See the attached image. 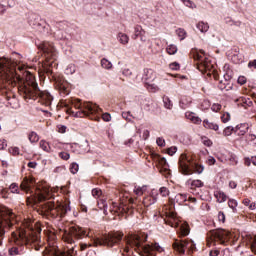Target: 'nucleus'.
I'll use <instances>...</instances> for the list:
<instances>
[{"mask_svg":"<svg viewBox=\"0 0 256 256\" xmlns=\"http://www.w3.org/2000/svg\"><path fill=\"white\" fill-rule=\"evenodd\" d=\"M53 79H54L55 87L60 92V95H62V97H67V95L71 93V91L69 90V84L67 83V81H65V79H63L62 77H57V76H54Z\"/></svg>","mask_w":256,"mask_h":256,"instance_id":"4468645a","label":"nucleus"},{"mask_svg":"<svg viewBox=\"0 0 256 256\" xmlns=\"http://www.w3.org/2000/svg\"><path fill=\"white\" fill-rule=\"evenodd\" d=\"M98 208L103 211L104 215H107V201L104 199L98 201Z\"/></svg>","mask_w":256,"mask_h":256,"instance_id":"7c9ffc66","label":"nucleus"},{"mask_svg":"<svg viewBox=\"0 0 256 256\" xmlns=\"http://www.w3.org/2000/svg\"><path fill=\"white\" fill-rule=\"evenodd\" d=\"M1 7H15V0H0Z\"/></svg>","mask_w":256,"mask_h":256,"instance_id":"2f4dec72","label":"nucleus"},{"mask_svg":"<svg viewBox=\"0 0 256 256\" xmlns=\"http://www.w3.org/2000/svg\"><path fill=\"white\" fill-rule=\"evenodd\" d=\"M156 143L158 147H165V139L163 137H158Z\"/></svg>","mask_w":256,"mask_h":256,"instance_id":"6e6d98bb","label":"nucleus"},{"mask_svg":"<svg viewBox=\"0 0 256 256\" xmlns=\"http://www.w3.org/2000/svg\"><path fill=\"white\" fill-rule=\"evenodd\" d=\"M122 117L123 119H125L126 121H131V112H122Z\"/></svg>","mask_w":256,"mask_h":256,"instance_id":"338daca9","label":"nucleus"},{"mask_svg":"<svg viewBox=\"0 0 256 256\" xmlns=\"http://www.w3.org/2000/svg\"><path fill=\"white\" fill-rule=\"evenodd\" d=\"M238 205H239V203L237 202V200H235V199L228 200V207H230V209H232L233 213H237Z\"/></svg>","mask_w":256,"mask_h":256,"instance_id":"c756f323","label":"nucleus"},{"mask_svg":"<svg viewBox=\"0 0 256 256\" xmlns=\"http://www.w3.org/2000/svg\"><path fill=\"white\" fill-rule=\"evenodd\" d=\"M218 88L220 89V91H231V89H233V85L229 84L227 82V77H225V82L220 81L218 84Z\"/></svg>","mask_w":256,"mask_h":256,"instance_id":"b1692460","label":"nucleus"},{"mask_svg":"<svg viewBox=\"0 0 256 256\" xmlns=\"http://www.w3.org/2000/svg\"><path fill=\"white\" fill-rule=\"evenodd\" d=\"M49 199V192L40 191L37 194H32L30 197L26 198L27 205H36V203H41V201H47Z\"/></svg>","mask_w":256,"mask_h":256,"instance_id":"2eb2a0df","label":"nucleus"},{"mask_svg":"<svg viewBox=\"0 0 256 256\" xmlns=\"http://www.w3.org/2000/svg\"><path fill=\"white\" fill-rule=\"evenodd\" d=\"M102 119H103V121H106V122L111 121V114H109V113H104V114L102 115Z\"/></svg>","mask_w":256,"mask_h":256,"instance_id":"774afa93","label":"nucleus"},{"mask_svg":"<svg viewBox=\"0 0 256 256\" xmlns=\"http://www.w3.org/2000/svg\"><path fill=\"white\" fill-rule=\"evenodd\" d=\"M245 100H246V98L241 96V97L235 99L234 101H235V103H237L238 107H245Z\"/></svg>","mask_w":256,"mask_h":256,"instance_id":"a18cd8bd","label":"nucleus"},{"mask_svg":"<svg viewBox=\"0 0 256 256\" xmlns=\"http://www.w3.org/2000/svg\"><path fill=\"white\" fill-rule=\"evenodd\" d=\"M101 67H103V69H112L113 64L111 63V61L107 60V58H103L101 60Z\"/></svg>","mask_w":256,"mask_h":256,"instance_id":"4c0bfd02","label":"nucleus"},{"mask_svg":"<svg viewBox=\"0 0 256 256\" xmlns=\"http://www.w3.org/2000/svg\"><path fill=\"white\" fill-rule=\"evenodd\" d=\"M173 249H175V251H178V253H180V255H185V249H188V251H195L196 249V245L195 242H193V240H175L173 242Z\"/></svg>","mask_w":256,"mask_h":256,"instance_id":"ddd939ff","label":"nucleus"},{"mask_svg":"<svg viewBox=\"0 0 256 256\" xmlns=\"http://www.w3.org/2000/svg\"><path fill=\"white\" fill-rule=\"evenodd\" d=\"M38 49L42 51L45 61L49 63V61H55L57 58V50L55 46L51 42L44 41L38 45Z\"/></svg>","mask_w":256,"mask_h":256,"instance_id":"9b49d317","label":"nucleus"},{"mask_svg":"<svg viewBox=\"0 0 256 256\" xmlns=\"http://www.w3.org/2000/svg\"><path fill=\"white\" fill-rule=\"evenodd\" d=\"M80 105H82L81 108H76L79 109V111L75 112L73 109H68L66 110V113L68 115H72V117H89V115H95L101 111V108L97 106V104H93L91 102H83L80 100Z\"/></svg>","mask_w":256,"mask_h":256,"instance_id":"6e6552de","label":"nucleus"},{"mask_svg":"<svg viewBox=\"0 0 256 256\" xmlns=\"http://www.w3.org/2000/svg\"><path fill=\"white\" fill-rule=\"evenodd\" d=\"M33 183V180H30L28 178H24L22 181L20 187L22 191H26V193H29L31 191V184Z\"/></svg>","mask_w":256,"mask_h":256,"instance_id":"5701e85b","label":"nucleus"},{"mask_svg":"<svg viewBox=\"0 0 256 256\" xmlns=\"http://www.w3.org/2000/svg\"><path fill=\"white\" fill-rule=\"evenodd\" d=\"M10 241L15 247H29L32 243H40L41 229L17 228L12 232Z\"/></svg>","mask_w":256,"mask_h":256,"instance_id":"f03ea898","label":"nucleus"},{"mask_svg":"<svg viewBox=\"0 0 256 256\" xmlns=\"http://www.w3.org/2000/svg\"><path fill=\"white\" fill-rule=\"evenodd\" d=\"M212 241H219L221 245H225L229 233L223 229L211 230L210 232Z\"/></svg>","mask_w":256,"mask_h":256,"instance_id":"dca6fc26","label":"nucleus"},{"mask_svg":"<svg viewBox=\"0 0 256 256\" xmlns=\"http://www.w3.org/2000/svg\"><path fill=\"white\" fill-rule=\"evenodd\" d=\"M247 107H253V101H251L249 98H246L244 102V109H247Z\"/></svg>","mask_w":256,"mask_h":256,"instance_id":"680f3d73","label":"nucleus"},{"mask_svg":"<svg viewBox=\"0 0 256 256\" xmlns=\"http://www.w3.org/2000/svg\"><path fill=\"white\" fill-rule=\"evenodd\" d=\"M9 255H19V248L13 247L9 250Z\"/></svg>","mask_w":256,"mask_h":256,"instance_id":"e2e57ef3","label":"nucleus"},{"mask_svg":"<svg viewBox=\"0 0 256 256\" xmlns=\"http://www.w3.org/2000/svg\"><path fill=\"white\" fill-rule=\"evenodd\" d=\"M59 157L60 159H63V161H69L71 155L67 152H60Z\"/></svg>","mask_w":256,"mask_h":256,"instance_id":"3c124183","label":"nucleus"},{"mask_svg":"<svg viewBox=\"0 0 256 256\" xmlns=\"http://www.w3.org/2000/svg\"><path fill=\"white\" fill-rule=\"evenodd\" d=\"M145 35V30H143V27L141 25H136L134 27V35H132V39L137 40L139 37H143Z\"/></svg>","mask_w":256,"mask_h":256,"instance_id":"4be33fe9","label":"nucleus"},{"mask_svg":"<svg viewBox=\"0 0 256 256\" xmlns=\"http://www.w3.org/2000/svg\"><path fill=\"white\" fill-rule=\"evenodd\" d=\"M241 127H245V129H248L247 124H239L236 127L227 126L223 131L224 137H231V135H233V133H237V131H239Z\"/></svg>","mask_w":256,"mask_h":256,"instance_id":"6ab92c4d","label":"nucleus"},{"mask_svg":"<svg viewBox=\"0 0 256 256\" xmlns=\"http://www.w3.org/2000/svg\"><path fill=\"white\" fill-rule=\"evenodd\" d=\"M203 181H201V180H193L192 182H191V187H203Z\"/></svg>","mask_w":256,"mask_h":256,"instance_id":"603ef678","label":"nucleus"},{"mask_svg":"<svg viewBox=\"0 0 256 256\" xmlns=\"http://www.w3.org/2000/svg\"><path fill=\"white\" fill-rule=\"evenodd\" d=\"M159 193H160V195H162V197H168L169 189L167 187H161L159 189Z\"/></svg>","mask_w":256,"mask_h":256,"instance_id":"09e8293b","label":"nucleus"},{"mask_svg":"<svg viewBox=\"0 0 256 256\" xmlns=\"http://www.w3.org/2000/svg\"><path fill=\"white\" fill-rule=\"evenodd\" d=\"M123 241V232H110L105 234L102 238H95L94 245H104L105 247H115Z\"/></svg>","mask_w":256,"mask_h":256,"instance_id":"1a4fd4ad","label":"nucleus"},{"mask_svg":"<svg viewBox=\"0 0 256 256\" xmlns=\"http://www.w3.org/2000/svg\"><path fill=\"white\" fill-rule=\"evenodd\" d=\"M143 191H145V187H137L136 186L135 189H134V193L138 197H141V195H143Z\"/></svg>","mask_w":256,"mask_h":256,"instance_id":"8fccbe9b","label":"nucleus"},{"mask_svg":"<svg viewBox=\"0 0 256 256\" xmlns=\"http://www.w3.org/2000/svg\"><path fill=\"white\" fill-rule=\"evenodd\" d=\"M211 109H212V111L217 113V112L221 111V104H213Z\"/></svg>","mask_w":256,"mask_h":256,"instance_id":"69168bd1","label":"nucleus"},{"mask_svg":"<svg viewBox=\"0 0 256 256\" xmlns=\"http://www.w3.org/2000/svg\"><path fill=\"white\" fill-rule=\"evenodd\" d=\"M203 126L205 127V129H212L213 131H219V125L213 122H209V120L207 119L203 121Z\"/></svg>","mask_w":256,"mask_h":256,"instance_id":"bb28decb","label":"nucleus"},{"mask_svg":"<svg viewBox=\"0 0 256 256\" xmlns=\"http://www.w3.org/2000/svg\"><path fill=\"white\" fill-rule=\"evenodd\" d=\"M170 69H172V71H179V69H181V66L177 62H173L170 64Z\"/></svg>","mask_w":256,"mask_h":256,"instance_id":"4d7b16f0","label":"nucleus"},{"mask_svg":"<svg viewBox=\"0 0 256 256\" xmlns=\"http://www.w3.org/2000/svg\"><path fill=\"white\" fill-rule=\"evenodd\" d=\"M176 35H178V37H180V41H183V39H185V37H187V31H185V29H183V28H178L176 30Z\"/></svg>","mask_w":256,"mask_h":256,"instance_id":"58836bf2","label":"nucleus"},{"mask_svg":"<svg viewBox=\"0 0 256 256\" xmlns=\"http://www.w3.org/2000/svg\"><path fill=\"white\" fill-rule=\"evenodd\" d=\"M116 211H119V213H125L126 215H133L135 209L130 205H120Z\"/></svg>","mask_w":256,"mask_h":256,"instance_id":"aec40b11","label":"nucleus"},{"mask_svg":"<svg viewBox=\"0 0 256 256\" xmlns=\"http://www.w3.org/2000/svg\"><path fill=\"white\" fill-rule=\"evenodd\" d=\"M202 143L206 147H211V145H213V142L209 138H207V137H203L202 138Z\"/></svg>","mask_w":256,"mask_h":256,"instance_id":"864d4df0","label":"nucleus"},{"mask_svg":"<svg viewBox=\"0 0 256 256\" xmlns=\"http://www.w3.org/2000/svg\"><path fill=\"white\" fill-rule=\"evenodd\" d=\"M28 139L30 143H37V141H39V135H37L35 132H31L28 136Z\"/></svg>","mask_w":256,"mask_h":256,"instance_id":"79ce46f5","label":"nucleus"},{"mask_svg":"<svg viewBox=\"0 0 256 256\" xmlns=\"http://www.w3.org/2000/svg\"><path fill=\"white\" fill-rule=\"evenodd\" d=\"M188 200V196H187V194H178L177 196H176V201H177V203H185V201H187Z\"/></svg>","mask_w":256,"mask_h":256,"instance_id":"a19ab883","label":"nucleus"},{"mask_svg":"<svg viewBox=\"0 0 256 256\" xmlns=\"http://www.w3.org/2000/svg\"><path fill=\"white\" fill-rule=\"evenodd\" d=\"M193 100L191 97L184 96L179 101V106L181 109H188V107H191V103Z\"/></svg>","mask_w":256,"mask_h":256,"instance_id":"412c9836","label":"nucleus"},{"mask_svg":"<svg viewBox=\"0 0 256 256\" xmlns=\"http://www.w3.org/2000/svg\"><path fill=\"white\" fill-rule=\"evenodd\" d=\"M207 165H215L216 160L215 157L209 156L208 159L206 160Z\"/></svg>","mask_w":256,"mask_h":256,"instance_id":"052dcab7","label":"nucleus"},{"mask_svg":"<svg viewBox=\"0 0 256 256\" xmlns=\"http://www.w3.org/2000/svg\"><path fill=\"white\" fill-rule=\"evenodd\" d=\"M200 107H201L202 111H205V110L209 109V107H211V102H209V100H203Z\"/></svg>","mask_w":256,"mask_h":256,"instance_id":"de8ad7c7","label":"nucleus"},{"mask_svg":"<svg viewBox=\"0 0 256 256\" xmlns=\"http://www.w3.org/2000/svg\"><path fill=\"white\" fill-rule=\"evenodd\" d=\"M117 39L121 45H127L129 43V36L123 32L118 33Z\"/></svg>","mask_w":256,"mask_h":256,"instance_id":"a878e982","label":"nucleus"},{"mask_svg":"<svg viewBox=\"0 0 256 256\" xmlns=\"http://www.w3.org/2000/svg\"><path fill=\"white\" fill-rule=\"evenodd\" d=\"M156 75H155V71H153V69H149L146 68L144 69V74L142 76V81H144V83H153L155 81Z\"/></svg>","mask_w":256,"mask_h":256,"instance_id":"a211bd4d","label":"nucleus"},{"mask_svg":"<svg viewBox=\"0 0 256 256\" xmlns=\"http://www.w3.org/2000/svg\"><path fill=\"white\" fill-rule=\"evenodd\" d=\"M101 194H102L101 189L94 188V189L92 190V195H93V197H101Z\"/></svg>","mask_w":256,"mask_h":256,"instance_id":"bf43d9fd","label":"nucleus"},{"mask_svg":"<svg viewBox=\"0 0 256 256\" xmlns=\"http://www.w3.org/2000/svg\"><path fill=\"white\" fill-rule=\"evenodd\" d=\"M147 237V234H133L126 236L124 241L126 243V247H137V249L141 248L144 253L143 256H157V252L161 253L163 248H161L159 243L143 245V243H147Z\"/></svg>","mask_w":256,"mask_h":256,"instance_id":"7ed1b4c3","label":"nucleus"},{"mask_svg":"<svg viewBox=\"0 0 256 256\" xmlns=\"http://www.w3.org/2000/svg\"><path fill=\"white\" fill-rule=\"evenodd\" d=\"M163 103L165 109H173V102L168 96H163Z\"/></svg>","mask_w":256,"mask_h":256,"instance_id":"72a5a7b5","label":"nucleus"},{"mask_svg":"<svg viewBox=\"0 0 256 256\" xmlns=\"http://www.w3.org/2000/svg\"><path fill=\"white\" fill-rule=\"evenodd\" d=\"M194 61H196L197 70L205 73L211 69V62L205 55V50H192L191 52Z\"/></svg>","mask_w":256,"mask_h":256,"instance_id":"9d476101","label":"nucleus"},{"mask_svg":"<svg viewBox=\"0 0 256 256\" xmlns=\"http://www.w3.org/2000/svg\"><path fill=\"white\" fill-rule=\"evenodd\" d=\"M166 51L168 55H175V53H177V46L174 44H170L166 48Z\"/></svg>","mask_w":256,"mask_h":256,"instance_id":"ea45409f","label":"nucleus"},{"mask_svg":"<svg viewBox=\"0 0 256 256\" xmlns=\"http://www.w3.org/2000/svg\"><path fill=\"white\" fill-rule=\"evenodd\" d=\"M214 196L216 197L218 203H225L227 201V194L222 191L215 192Z\"/></svg>","mask_w":256,"mask_h":256,"instance_id":"cd10ccee","label":"nucleus"},{"mask_svg":"<svg viewBox=\"0 0 256 256\" xmlns=\"http://www.w3.org/2000/svg\"><path fill=\"white\" fill-rule=\"evenodd\" d=\"M167 153L168 155H170L172 157V155L177 153V147L176 146H172L170 148L167 149Z\"/></svg>","mask_w":256,"mask_h":256,"instance_id":"13d9d810","label":"nucleus"},{"mask_svg":"<svg viewBox=\"0 0 256 256\" xmlns=\"http://www.w3.org/2000/svg\"><path fill=\"white\" fill-rule=\"evenodd\" d=\"M145 87H146V89H148V91L150 93H157V91H159V87H157V85H155V84H152V82L151 83L147 82L145 84Z\"/></svg>","mask_w":256,"mask_h":256,"instance_id":"c9c22d12","label":"nucleus"},{"mask_svg":"<svg viewBox=\"0 0 256 256\" xmlns=\"http://www.w3.org/2000/svg\"><path fill=\"white\" fill-rule=\"evenodd\" d=\"M179 171L182 175H193V173L201 175L205 171V166L193 161L191 156L182 154L179 158Z\"/></svg>","mask_w":256,"mask_h":256,"instance_id":"39448f33","label":"nucleus"},{"mask_svg":"<svg viewBox=\"0 0 256 256\" xmlns=\"http://www.w3.org/2000/svg\"><path fill=\"white\" fill-rule=\"evenodd\" d=\"M39 145L43 149V151H45L46 153H51V146H49V142L41 140Z\"/></svg>","mask_w":256,"mask_h":256,"instance_id":"f704fd0d","label":"nucleus"},{"mask_svg":"<svg viewBox=\"0 0 256 256\" xmlns=\"http://www.w3.org/2000/svg\"><path fill=\"white\" fill-rule=\"evenodd\" d=\"M218 221H220L221 223H225V213H223L222 211L218 213Z\"/></svg>","mask_w":256,"mask_h":256,"instance_id":"0e129e2a","label":"nucleus"},{"mask_svg":"<svg viewBox=\"0 0 256 256\" xmlns=\"http://www.w3.org/2000/svg\"><path fill=\"white\" fill-rule=\"evenodd\" d=\"M160 165H162L163 169L160 170V173H166V175H169V169H167V159L161 158L159 161Z\"/></svg>","mask_w":256,"mask_h":256,"instance_id":"e433bc0d","label":"nucleus"},{"mask_svg":"<svg viewBox=\"0 0 256 256\" xmlns=\"http://www.w3.org/2000/svg\"><path fill=\"white\" fill-rule=\"evenodd\" d=\"M180 233H181L182 237H187V235H189V233H190L189 225L188 224H182L180 226Z\"/></svg>","mask_w":256,"mask_h":256,"instance_id":"473e14b6","label":"nucleus"},{"mask_svg":"<svg viewBox=\"0 0 256 256\" xmlns=\"http://www.w3.org/2000/svg\"><path fill=\"white\" fill-rule=\"evenodd\" d=\"M83 237H89V235L87 234V231L80 226H72L69 231H64L62 239L64 243L70 245L66 246L67 256L77 255V250H75V247H77L76 242L79 241V239H83Z\"/></svg>","mask_w":256,"mask_h":256,"instance_id":"20e7f679","label":"nucleus"},{"mask_svg":"<svg viewBox=\"0 0 256 256\" xmlns=\"http://www.w3.org/2000/svg\"><path fill=\"white\" fill-rule=\"evenodd\" d=\"M17 223V215L12 209L6 206H0V245H3V236L5 229H11Z\"/></svg>","mask_w":256,"mask_h":256,"instance_id":"423d86ee","label":"nucleus"},{"mask_svg":"<svg viewBox=\"0 0 256 256\" xmlns=\"http://www.w3.org/2000/svg\"><path fill=\"white\" fill-rule=\"evenodd\" d=\"M10 190L11 193H19V186L17 185V183H12L10 185Z\"/></svg>","mask_w":256,"mask_h":256,"instance_id":"5fc2aeb1","label":"nucleus"},{"mask_svg":"<svg viewBox=\"0 0 256 256\" xmlns=\"http://www.w3.org/2000/svg\"><path fill=\"white\" fill-rule=\"evenodd\" d=\"M7 83H18V91L27 101L32 99L33 101L39 99L42 105L51 107L53 103V96L49 92L41 91L35 76L31 72L25 70V65L17 66L13 60L0 57V93L6 95L8 104L12 109L19 107V101L15 98V95L9 96L7 94Z\"/></svg>","mask_w":256,"mask_h":256,"instance_id":"f257e3e1","label":"nucleus"},{"mask_svg":"<svg viewBox=\"0 0 256 256\" xmlns=\"http://www.w3.org/2000/svg\"><path fill=\"white\" fill-rule=\"evenodd\" d=\"M62 107H65L66 111H69V109H72L70 105H73L75 109H81L83 105H81V99L77 98H70L68 100H61L60 101Z\"/></svg>","mask_w":256,"mask_h":256,"instance_id":"f3484780","label":"nucleus"},{"mask_svg":"<svg viewBox=\"0 0 256 256\" xmlns=\"http://www.w3.org/2000/svg\"><path fill=\"white\" fill-rule=\"evenodd\" d=\"M28 23L32 29H36L40 33H49V28H47L49 26L37 14L31 13L28 17Z\"/></svg>","mask_w":256,"mask_h":256,"instance_id":"f8f14e48","label":"nucleus"},{"mask_svg":"<svg viewBox=\"0 0 256 256\" xmlns=\"http://www.w3.org/2000/svg\"><path fill=\"white\" fill-rule=\"evenodd\" d=\"M79 171V164L77 163H72L70 165V173H72L73 175H75L77 172Z\"/></svg>","mask_w":256,"mask_h":256,"instance_id":"c03bdc74","label":"nucleus"},{"mask_svg":"<svg viewBox=\"0 0 256 256\" xmlns=\"http://www.w3.org/2000/svg\"><path fill=\"white\" fill-rule=\"evenodd\" d=\"M157 203V198L153 196H146L143 199V205L144 207H151V205H155Z\"/></svg>","mask_w":256,"mask_h":256,"instance_id":"393cba45","label":"nucleus"},{"mask_svg":"<svg viewBox=\"0 0 256 256\" xmlns=\"http://www.w3.org/2000/svg\"><path fill=\"white\" fill-rule=\"evenodd\" d=\"M196 27L200 30V33H207V31H209V24L207 22L200 21Z\"/></svg>","mask_w":256,"mask_h":256,"instance_id":"c85d7f7f","label":"nucleus"},{"mask_svg":"<svg viewBox=\"0 0 256 256\" xmlns=\"http://www.w3.org/2000/svg\"><path fill=\"white\" fill-rule=\"evenodd\" d=\"M221 121L222 123H229V121H231V114H229V112L224 113L221 116Z\"/></svg>","mask_w":256,"mask_h":256,"instance_id":"49530a36","label":"nucleus"},{"mask_svg":"<svg viewBox=\"0 0 256 256\" xmlns=\"http://www.w3.org/2000/svg\"><path fill=\"white\" fill-rule=\"evenodd\" d=\"M248 128H245V126H242L239 130H237V133L235 135H238V137H241L247 133V130L249 129V124H247Z\"/></svg>","mask_w":256,"mask_h":256,"instance_id":"37998d69","label":"nucleus"},{"mask_svg":"<svg viewBox=\"0 0 256 256\" xmlns=\"http://www.w3.org/2000/svg\"><path fill=\"white\" fill-rule=\"evenodd\" d=\"M43 209L52 219H63V217L71 211V205H69V203L59 202L55 204V202L50 201L44 204Z\"/></svg>","mask_w":256,"mask_h":256,"instance_id":"0eeeda50","label":"nucleus"}]
</instances>
